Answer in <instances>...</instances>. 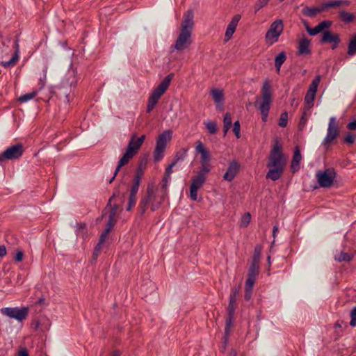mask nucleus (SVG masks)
I'll use <instances>...</instances> for the list:
<instances>
[{"instance_id": "39448f33", "label": "nucleus", "mask_w": 356, "mask_h": 356, "mask_svg": "<svg viewBox=\"0 0 356 356\" xmlns=\"http://www.w3.org/2000/svg\"><path fill=\"white\" fill-rule=\"evenodd\" d=\"M171 137L172 131L170 130L164 131L158 136L153 153L154 160L156 162L163 159L167 143L170 140Z\"/></svg>"}, {"instance_id": "49530a36", "label": "nucleus", "mask_w": 356, "mask_h": 356, "mask_svg": "<svg viewBox=\"0 0 356 356\" xmlns=\"http://www.w3.org/2000/svg\"><path fill=\"white\" fill-rule=\"evenodd\" d=\"M288 123V113L286 112H284L281 114L280 120H279V126L281 127H286Z\"/></svg>"}, {"instance_id": "3c124183", "label": "nucleus", "mask_w": 356, "mask_h": 356, "mask_svg": "<svg viewBox=\"0 0 356 356\" xmlns=\"http://www.w3.org/2000/svg\"><path fill=\"white\" fill-rule=\"evenodd\" d=\"M256 279L247 277L245 289L252 290Z\"/></svg>"}, {"instance_id": "c03bdc74", "label": "nucleus", "mask_w": 356, "mask_h": 356, "mask_svg": "<svg viewBox=\"0 0 356 356\" xmlns=\"http://www.w3.org/2000/svg\"><path fill=\"white\" fill-rule=\"evenodd\" d=\"M250 220H251L250 213H244L241 217V222H240V226L246 227L250 222Z\"/></svg>"}, {"instance_id": "e433bc0d", "label": "nucleus", "mask_w": 356, "mask_h": 356, "mask_svg": "<svg viewBox=\"0 0 356 356\" xmlns=\"http://www.w3.org/2000/svg\"><path fill=\"white\" fill-rule=\"evenodd\" d=\"M118 210V206L116 204H114L113 207H111L109 214H108V219L107 222L110 223L111 225H115L116 220H115V216L117 213Z\"/></svg>"}, {"instance_id": "b1692460", "label": "nucleus", "mask_w": 356, "mask_h": 356, "mask_svg": "<svg viewBox=\"0 0 356 356\" xmlns=\"http://www.w3.org/2000/svg\"><path fill=\"white\" fill-rule=\"evenodd\" d=\"M15 45L16 47V50H15V52L14 53V54L12 56L11 58L8 61H3L1 63V65L3 67H4L5 68H9V67H13L19 60V54H18L19 51H18V41L17 40H16L15 42Z\"/></svg>"}, {"instance_id": "bb28decb", "label": "nucleus", "mask_w": 356, "mask_h": 356, "mask_svg": "<svg viewBox=\"0 0 356 356\" xmlns=\"http://www.w3.org/2000/svg\"><path fill=\"white\" fill-rule=\"evenodd\" d=\"M211 93L213 100L217 104V107L222 105L224 102V95L222 91L219 89H213L211 91Z\"/></svg>"}, {"instance_id": "c9c22d12", "label": "nucleus", "mask_w": 356, "mask_h": 356, "mask_svg": "<svg viewBox=\"0 0 356 356\" xmlns=\"http://www.w3.org/2000/svg\"><path fill=\"white\" fill-rule=\"evenodd\" d=\"M259 265L255 264H251L250 268L248 270L247 277L256 279L257 276L259 274Z\"/></svg>"}, {"instance_id": "cd10ccee", "label": "nucleus", "mask_w": 356, "mask_h": 356, "mask_svg": "<svg viewBox=\"0 0 356 356\" xmlns=\"http://www.w3.org/2000/svg\"><path fill=\"white\" fill-rule=\"evenodd\" d=\"M286 60V55L284 51H282L278 54L275 58V67L276 71L280 72L281 66Z\"/></svg>"}, {"instance_id": "338daca9", "label": "nucleus", "mask_w": 356, "mask_h": 356, "mask_svg": "<svg viewBox=\"0 0 356 356\" xmlns=\"http://www.w3.org/2000/svg\"><path fill=\"white\" fill-rule=\"evenodd\" d=\"M45 81H46V76H44L43 79L41 78L40 79V83H39L40 88H39V90H38V91L44 88V86L45 85Z\"/></svg>"}, {"instance_id": "20e7f679", "label": "nucleus", "mask_w": 356, "mask_h": 356, "mask_svg": "<svg viewBox=\"0 0 356 356\" xmlns=\"http://www.w3.org/2000/svg\"><path fill=\"white\" fill-rule=\"evenodd\" d=\"M173 77V73H170L168 75H167L159 84V86L156 88H155L154 90L152 92L147 101L146 109L147 113H149L154 109V108L158 103L159 99L168 88Z\"/></svg>"}, {"instance_id": "13d9d810", "label": "nucleus", "mask_w": 356, "mask_h": 356, "mask_svg": "<svg viewBox=\"0 0 356 356\" xmlns=\"http://www.w3.org/2000/svg\"><path fill=\"white\" fill-rule=\"evenodd\" d=\"M102 250V246H95V248L94 250V252L92 254V259L94 260H96L98 255H99V253L101 252Z\"/></svg>"}, {"instance_id": "ddd939ff", "label": "nucleus", "mask_w": 356, "mask_h": 356, "mask_svg": "<svg viewBox=\"0 0 356 356\" xmlns=\"http://www.w3.org/2000/svg\"><path fill=\"white\" fill-rule=\"evenodd\" d=\"M145 139V135H142L139 138H136V134H133L129 141L126 151L135 156Z\"/></svg>"}, {"instance_id": "79ce46f5", "label": "nucleus", "mask_w": 356, "mask_h": 356, "mask_svg": "<svg viewBox=\"0 0 356 356\" xmlns=\"http://www.w3.org/2000/svg\"><path fill=\"white\" fill-rule=\"evenodd\" d=\"M186 154H187L186 149H185V148L181 149L179 151H178L176 153L172 162L175 163V164H176L179 161H183L185 159Z\"/></svg>"}, {"instance_id": "680f3d73", "label": "nucleus", "mask_w": 356, "mask_h": 356, "mask_svg": "<svg viewBox=\"0 0 356 356\" xmlns=\"http://www.w3.org/2000/svg\"><path fill=\"white\" fill-rule=\"evenodd\" d=\"M139 186H137V184H133L131 190H130V195H136L138 191Z\"/></svg>"}, {"instance_id": "9b49d317", "label": "nucleus", "mask_w": 356, "mask_h": 356, "mask_svg": "<svg viewBox=\"0 0 356 356\" xmlns=\"http://www.w3.org/2000/svg\"><path fill=\"white\" fill-rule=\"evenodd\" d=\"M191 34V33L181 31L179 37L172 47L179 51L188 48L192 43Z\"/></svg>"}, {"instance_id": "4468645a", "label": "nucleus", "mask_w": 356, "mask_h": 356, "mask_svg": "<svg viewBox=\"0 0 356 356\" xmlns=\"http://www.w3.org/2000/svg\"><path fill=\"white\" fill-rule=\"evenodd\" d=\"M193 17L194 15L192 10H188L184 13V20L181 25V31L192 33L194 26Z\"/></svg>"}, {"instance_id": "8fccbe9b", "label": "nucleus", "mask_w": 356, "mask_h": 356, "mask_svg": "<svg viewBox=\"0 0 356 356\" xmlns=\"http://www.w3.org/2000/svg\"><path fill=\"white\" fill-rule=\"evenodd\" d=\"M136 203V195H130L129 196L128 206L127 207V211H131Z\"/></svg>"}, {"instance_id": "2eb2a0df", "label": "nucleus", "mask_w": 356, "mask_h": 356, "mask_svg": "<svg viewBox=\"0 0 356 356\" xmlns=\"http://www.w3.org/2000/svg\"><path fill=\"white\" fill-rule=\"evenodd\" d=\"M304 24L308 33L310 35H316L318 33L322 32L325 29L330 28L332 22L329 20H324L314 28H311L306 22H305Z\"/></svg>"}, {"instance_id": "2f4dec72", "label": "nucleus", "mask_w": 356, "mask_h": 356, "mask_svg": "<svg viewBox=\"0 0 356 356\" xmlns=\"http://www.w3.org/2000/svg\"><path fill=\"white\" fill-rule=\"evenodd\" d=\"M113 226L114 225H111L108 222L106 223V227L105 229L102 232L99 238V241L97 245H102L106 241V239Z\"/></svg>"}, {"instance_id": "f257e3e1", "label": "nucleus", "mask_w": 356, "mask_h": 356, "mask_svg": "<svg viewBox=\"0 0 356 356\" xmlns=\"http://www.w3.org/2000/svg\"><path fill=\"white\" fill-rule=\"evenodd\" d=\"M286 163V159L282 154V147L278 140H275L268 156L267 167L269 170L266 176V179L272 181H277L280 179Z\"/></svg>"}, {"instance_id": "423d86ee", "label": "nucleus", "mask_w": 356, "mask_h": 356, "mask_svg": "<svg viewBox=\"0 0 356 356\" xmlns=\"http://www.w3.org/2000/svg\"><path fill=\"white\" fill-rule=\"evenodd\" d=\"M284 30V24L282 19H277L273 22L265 35L266 42L273 44L277 42Z\"/></svg>"}, {"instance_id": "052dcab7", "label": "nucleus", "mask_w": 356, "mask_h": 356, "mask_svg": "<svg viewBox=\"0 0 356 356\" xmlns=\"http://www.w3.org/2000/svg\"><path fill=\"white\" fill-rule=\"evenodd\" d=\"M24 254L22 251H17L15 257V259L17 261H21L23 259Z\"/></svg>"}, {"instance_id": "4c0bfd02", "label": "nucleus", "mask_w": 356, "mask_h": 356, "mask_svg": "<svg viewBox=\"0 0 356 356\" xmlns=\"http://www.w3.org/2000/svg\"><path fill=\"white\" fill-rule=\"evenodd\" d=\"M340 6H341V3L340 2V0L325 2L321 5L323 12L325 11L327 8H338Z\"/></svg>"}, {"instance_id": "72a5a7b5", "label": "nucleus", "mask_w": 356, "mask_h": 356, "mask_svg": "<svg viewBox=\"0 0 356 356\" xmlns=\"http://www.w3.org/2000/svg\"><path fill=\"white\" fill-rule=\"evenodd\" d=\"M354 257L353 254H350L344 252H341L340 254L335 257V259L339 262L341 261H350Z\"/></svg>"}, {"instance_id": "473e14b6", "label": "nucleus", "mask_w": 356, "mask_h": 356, "mask_svg": "<svg viewBox=\"0 0 356 356\" xmlns=\"http://www.w3.org/2000/svg\"><path fill=\"white\" fill-rule=\"evenodd\" d=\"M356 54V33L351 38L348 46V54L353 56Z\"/></svg>"}, {"instance_id": "a211bd4d", "label": "nucleus", "mask_w": 356, "mask_h": 356, "mask_svg": "<svg viewBox=\"0 0 356 356\" xmlns=\"http://www.w3.org/2000/svg\"><path fill=\"white\" fill-rule=\"evenodd\" d=\"M195 150L200 154V163L211 161L210 152L200 140L196 142Z\"/></svg>"}, {"instance_id": "7c9ffc66", "label": "nucleus", "mask_w": 356, "mask_h": 356, "mask_svg": "<svg viewBox=\"0 0 356 356\" xmlns=\"http://www.w3.org/2000/svg\"><path fill=\"white\" fill-rule=\"evenodd\" d=\"M321 76L317 75L315 76L311 84L309 85L308 92H310V93H315L316 94L318 86L321 82Z\"/></svg>"}, {"instance_id": "0eeeda50", "label": "nucleus", "mask_w": 356, "mask_h": 356, "mask_svg": "<svg viewBox=\"0 0 356 356\" xmlns=\"http://www.w3.org/2000/svg\"><path fill=\"white\" fill-rule=\"evenodd\" d=\"M318 184L322 188H330L336 178V172L334 168H327L319 170L316 174Z\"/></svg>"}, {"instance_id": "1a4fd4ad", "label": "nucleus", "mask_w": 356, "mask_h": 356, "mask_svg": "<svg viewBox=\"0 0 356 356\" xmlns=\"http://www.w3.org/2000/svg\"><path fill=\"white\" fill-rule=\"evenodd\" d=\"M339 134L338 122L335 117H331L329 120L326 136L323 140V145L328 147Z\"/></svg>"}, {"instance_id": "f704fd0d", "label": "nucleus", "mask_w": 356, "mask_h": 356, "mask_svg": "<svg viewBox=\"0 0 356 356\" xmlns=\"http://www.w3.org/2000/svg\"><path fill=\"white\" fill-rule=\"evenodd\" d=\"M38 93V90H33L32 92L21 95L18 100L21 103L26 102L33 99Z\"/></svg>"}, {"instance_id": "e2e57ef3", "label": "nucleus", "mask_w": 356, "mask_h": 356, "mask_svg": "<svg viewBox=\"0 0 356 356\" xmlns=\"http://www.w3.org/2000/svg\"><path fill=\"white\" fill-rule=\"evenodd\" d=\"M238 293H239V288L233 289L229 298H233L234 299H236V297H237Z\"/></svg>"}, {"instance_id": "4be33fe9", "label": "nucleus", "mask_w": 356, "mask_h": 356, "mask_svg": "<svg viewBox=\"0 0 356 356\" xmlns=\"http://www.w3.org/2000/svg\"><path fill=\"white\" fill-rule=\"evenodd\" d=\"M234 316L227 315L226 318L225 334L223 337V349L225 350L228 342L229 335L233 327Z\"/></svg>"}, {"instance_id": "5701e85b", "label": "nucleus", "mask_w": 356, "mask_h": 356, "mask_svg": "<svg viewBox=\"0 0 356 356\" xmlns=\"http://www.w3.org/2000/svg\"><path fill=\"white\" fill-rule=\"evenodd\" d=\"M302 160L300 151L298 147L295 148L294 154L291 163V169L292 172H297L300 168V163Z\"/></svg>"}, {"instance_id": "6ab92c4d", "label": "nucleus", "mask_w": 356, "mask_h": 356, "mask_svg": "<svg viewBox=\"0 0 356 356\" xmlns=\"http://www.w3.org/2000/svg\"><path fill=\"white\" fill-rule=\"evenodd\" d=\"M240 19V15H235L232 21L229 23L225 34V42L229 41L232 37Z\"/></svg>"}, {"instance_id": "a878e982", "label": "nucleus", "mask_w": 356, "mask_h": 356, "mask_svg": "<svg viewBox=\"0 0 356 356\" xmlns=\"http://www.w3.org/2000/svg\"><path fill=\"white\" fill-rule=\"evenodd\" d=\"M323 12L322 7H305L302 10V13L304 15L309 17H314L317 14Z\"/></svg>"}, {"instance_id": "393cba45", "label": "nucleus", "mask_w": 356, "mask_h": 356, "mask_svg": "<svg viewBox=\"0 0 356 356\" xmlns=\"http://www.w3.org/2000/svg\"><path fill=\"white\" fill-rule=\"evenodd\" d=\"M134 156L132 155L131 154H130L129 152H125L124 154H123V156H122V158L120 159V161H118V166L115 170V174L117 175L118 173V172L120 171V168L127 165L129 161L133 159Z\"/></svg>"}, {"instance_id": "6e6552de", "label": "nucleus", "mask_w": 356, "mask_h": 356, "mask_svg": "<svg viewBox=\"0 0 356 356\" xmlns=\"http://www.w3.org/2000/svg\"><path fill=\"white\" fill-rule=\"evenodd\" d=\"M1 313L3 315L7 316L11 318H15L19 322L26 319L28 314L29 309L27 307H4L1 309Z\"/></svg>"}, {"instance_id": "f3484780", "label": "nucleus", "mask_w": 356, "mask_h": 356, "mask_svg": "<svg viewBox=\"0 0 356 356\" xmlns=\"http://www.w3.org/2000/svg\"><path fill=\"white\" fill-rule=\"evenodd\" d=\"M239 170V165L236 161H232L228 166L226 172L223 175V179L225 181H231L236 176Z\"/></svg>"}, {"instance_id": "dca6fc26", "label": "nucleus", "mask_w": 356, "mask_h": 356, "mask_svg": "<svg viewBox=\"0 0 356 356\" xmlns=\"http://www.w3.org/2000/svg\"><path fill=\"white\" fill-rule=\"evenodd\" d=\"M321 42L322 43H332V49H335L340 42V38L338 34H334L329 31H326L323 32Z\"/></svg>"}, {"instance_id": "9d476101", "label": "nucleus", "mask_w": 356, "mask_h": 356, "mask_svg": "<svg viewBox=\"0 0 356 356\" xmlns=\"http://www.w3.org/2000/svg\"><path fill=\"white\" fill-rule=\"evenodd\" d=\"M24 152V149L22 144L17 143L6 148L1 154L5 160H17L22 156Z\"/></svg>"}, {"instance_id": "69168bd1", "label": "nucleus", "mask_w": 356, "mask_h": 356, "mask_svg": "<svg viewBox=\"0 0 356 356\" xmlns=\"http://www.w3.org/2000/svg\"><path fill=\"white\" fill-rule=\"evenodd\" d=\"M269 0H259V5L257 8V10H259L261 8L264 7L265 5L268 3Z\"/></svg>"}, {"instance_id": "aec40b11", "label": "nucleus", "mask_w": 356, "mask_h": 356, "mask_svg": "<svg viewBox=\"0 0 356 356\" xmlns=\"http://www.w3.org/2000/svg\"><path fill=\"white\" fill-rule=\"evenodd\" d=\"M76 83V77L75 76V73L73 70H70L65 74V77L62 80L61 82V88H71L72 86H75Z\"/></svg>"}, {"instance_id": "6e6d98bb", "label": "nucleus", "mask_w": 356, "mask_h": 356, "mask_svg": "<svg viewBox=\"0 0 356 356\" xmlns=\"http://www.w3.org/2000/svg\"><path fill=\"white\" fill-rule=\"evenodd\" d=\"M307 111H308L307 110H305L303 113H302V117L300 118V122H299V126L300 127H303L305 125L306 122H307V118H306V115H307L306 112Z\"/></svg>"}, {"instance_id": "5fc2aeb1", "label": "nucleus", "mask_w": 356, "mask_h": 356, "mask_svg": "<svg viewBox=\"0 0 356 356\" xmlns=\"http://www.w3.org/2000/svg\"><path fill=\"white\" fill-rule=\"evenodd\" d=\"M350 315L351 318L350 325L355 327L356 326V307L351 310Z\"/></svg>"}, {"instance_id": "a19ab883", "label": "nucleus", "mask_w": 356, "mask_h": 356, "mask_svg": "<svg viewBox=\"0 0 356 356\" xmlns=\"http://www.w3.org/2000/svg\"><path fill=\"white\" fill-rule=\"evenodd\" d=\"M261 253V247L257 246L254 251L252 264H255L259 265Z\"/></svg>"}, {"instance_id": "ea45409f", "label": "nucleus", "mask_w": 356, "mask_h": 356, "mask_svg": "<svg viewBox=\"0 0 356 356\" xmlns=\"http://www.w3.org/2000/svg\"><path fill=\"white\" fill-rule=\"evenodd\" d=\"M200 170L198 172L197 175H202L204 177H206L207 175L211 171L210 162L200 163Z\"/></svg>"}, {"instance_id": "37998d69", "label": "nucleus", "mask_w": 356, "mask_h": 356, "mask_svg": "<svg viewBox=\"0 0 356 356\" xmlns=\"http://www.w3.org/2000/svg\"><path fill=\"white\" fill-rule=\"evenodd\" d=\"M236 307V299L229 298V302L227 307V315L234 316Z\"/></svg>"}, {"instance_id": "603ef678", "label": "nucleus", "mask_w": 356, "mask_h": 356, "mask_svg": "<svg viewBox=\"0 0 356 356\" xmlns=\"http://www.w3.org/2000/svg\"><path fill=\"white\" fill-rule=\"evenodd\" d=\"M240 131H241L240 122H239V121H236L234 123L233 132L234 133V134L237 138H239L241 137Z\"/></svg>"}, {"instance_id": "864d4df0", "label": "nucleus", "mask_w": 356, "mask_h": 356, "mask_svg": "<svg viewBox=\"0 0 356 356\" xmlns=\"http://www.w3.org/2000/svg\"><path fill=\"white\" fill-rule=\"evenodd\" d=\"M355 136L350 132L347 133L344 138V142L350 145L353 144L355 143Z\"/></svg>"}, {"instance_id": "4d7b16f0", "label": "nucleus", "mask_w": 356, "mask_h": 356, "mask_svg": "<svg viewBox=\"0 0 356 356\" xmlns=\"http://www.w3.org/2000/svg\"><path fill=\"white\" fill-rule=\"evenodd\" d=\"M175 163L172 162L171 164L169 165V166L166 168L165 172V175L167 177H170V175L172 172V168L175 165Z\"/></svg>"}, {"instance_id": "09e8293b", "label": "nucleus", "mask_w": 356, "mask_h": 356, "mask_svg": "<svg viewBox=\"0 0 356 356\" xmlns=\"http://www.w3.org/2000/svg\"><path fill=\"white\" fill-rule=\"evenodd\" d=\"M224 128H230L232 126V117L229 113H226L223 119Z\"/></svg>"}, {"instance_id": "412c9836", "label": "nucleus", "mask_w": 356, "mask_h": 356, "mask_svg": "<svg viewBox=\"0 0 356 356\" xmlns=\"http://www.w3.org/2000/svg\"><path fill=\"white\" fill-rule=\"evenodd\" d=\"M298 54L300 56H307L311 54L310 40L307 38H303L298 42Z\"/></svg>"}, {"instance_id": "a18cd8bd", "label": "nucleus", "mask_w": 356, "mask_h": 356, "mask_svg": "<svg viewBox=\"0 0 356 356\" xmlns=\"http://www.w3.org/2000/svg\"><path fill=\"white\" fill-rule=\"evenodd\" d=\"M206 127L208 130V131L211 134H215L217 131V124L215 122L213 121H209L207 123H205Z\"/></svg>"}, {"instance_id": "bf43d9fd", "label": "nucleus", "mask_w": 356, "mask_h": 356, "mask_svg": "<svg viewBox=\"0 0 356 356\" xmlns=\"http://www.w3.org/2000/svg\"><path fill=\"white\" fill-rule=\"evenodd\" d=\"M347 129H349V130H356V120L349 122L347 126H346Z\"/></svg>"}, {"instance_id": "7ed1b4c3", "label": "nucleus", "mask_w": 356, "mask_h": 356, "mask_svg": "<svg viewBox=\"0 0 356 356\" xmlns=\"http://www.w3.org/2000/svg\"><path fill=\"white\" fill-rule=\"evenodd\" d=\"M272 102L273 95L271 86L270 81L266 80L261 90V97H257L254 102V106L259 110L261 114V120L264 122H267Z\"/></svg>"}, {"instance_id": "f8f14e48", "label": "nucleus", "mask_w": 356, "mask_h": 356, "mask_svg": "<svg viewBox=\"0 0 356 356\" xmlns=\"http://www.w3.org/2000/svg\"><path fill=\"white\" fill-rule=\"evenodd\" d=\"M206 181V177L202 175H197L193 177L190 187V197L194 200H197V191L203 186Z\"/></svg>"}, {"instance_id": "f03ea898", "label": "nucleus", "mask_w": 356, "mask_h": 356, "mask_svg": "<svg viewBox=\"0 0 356 356\" xmlns=\"http://www.w3.org/2000/svg\"><path fill=\"white\" fill-rule=\"evenodd\" d=\"M165 197V193L159 192L153 184H149L146 195L141 198L138 205L140 215H144L148 207H150L152 211H156L161 207Z\"/></svg>"}, {"instance_id": "c756f323", "label": "nucleus", "mask_w": 356, "mask_h": 356, "mask_svg": "<svg viewBox=\"0 0 356 356\" xmlns=\"http://www.w3.org/2000/svg\"><path fill=\"white\" fill-rule=\"evenodd\" d=\"M339 17L343 22L348 24L355 20V15L354 13L342 10L339 12Z\"/></svg>"}, {"instance_id": "de8ad7c7", "label": "nucleus", "mask_w": 356, "mask_h": 356, "mask_svg": "<svg viewBox=\"0 0 356 356\" xmlns=\"http://www.w3.org/2000/svg\"><path fill=\"white\" fill-rule=\"evenodd\" d=\"M170 179V177H167L166 175H164V177L162 179L161 181V191H160L162 193H165V195H167V188H168V181Z\"/></svg>"}, {"instance_id": "58836bf2", "label": "nucleus", "mask_w": 356, "mask_h": 356, "mask_svg": "<svg viewBox=\"0 0 356 356\" xmlns=\"http://www.w3.org/2000/svg\"><path fill=\"white\" fill-rule=\"evenodd\" d=\"M76 235L78 237H82L84 238H87V227L84 223L78 224V227L76 229Z\"/></svg>"}, {"instance_id": "c85d7f7f", "label": "nucleus", "mask_w": 356, "mask_h": 356, "mask_svg": "<svg viewBox=\"0 0 356 356\" xmlns=\"http://www.w3.org/2000/svg\"><path fill=\"white\" fill-rule=\"evenodd\" d=\"M315 97V93H310V92L308 91L307 92V94L305 97V110H310V108L314 106Z\"/></svg>"}, {"instance_id": "774afa93", "label": "nucleus", "mask_w": 356, "mask_h": 356, "mask_svg": "<svg viewBox=\"0 0 356 356\" xmlns=\"http://www.w3.org/2000/svg\"><path fill=\"white\" fill-rule=\"evenodd\" d=\"M18 356H29L27 350L26 348L21 349L18 353Z\"/></svg>"}, {"instance_id": "0e129e2a", "label": "nucleus", "mask_w": 356, "mask_h": 356, "mask_svg": "<svg viewBox=\"0 0 356 356\" xmlns=\"http://www.w3.org/2000/svg\"><path fill=\"white\" fill-rule=\"evenodd\" d=\"M252 290H249V289H245V296H244V298L246 300H250V298H251V295H252Z\"/></svg>"}]
</instances>
